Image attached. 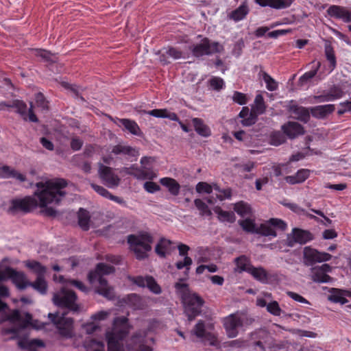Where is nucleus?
<instances>
[{
    "mask_svg": "<svg viewBox=\"0 0 351 351\" xmlns=\"http://www.w3.org/2000/svg\"><path fill=\"white\" fill-rule=\"evenodd\" d=\"M36 186L37 190L34 195L38 201L30 196L13 199L10 210L12 213H28L38 205L40 208H45L47 215H56V210L49 206H56L61 202L66 194L63 189L67 186L66 181L62 178H55L37 182Z\"/></svg>",
    "mask_w": 351,
    "mask_h": 351,
    "instance_id": "f257e3e1",
    "label": "nucleus"
},
{
    "mask_svg": "<svg viewBox=\"0 0 351 351\" xmlns=\"http://www.w3.org/2000/svg\"><path fill=\"white\" fill-rule=\"evenodd\" d=\"M132 326L126 317L121 316L113 319L112 327L105 333L108 351H153L148 344L145 331L134 333L125 343L123 340L129 335Z\"/></svg>",
    "mask_w": 351,
    "mask_h": 351,
    "instance_id": "f03ea898",
    "label": "nucleus"
},
{
    "mask_svg": "<svg viewBox=\"0 0 351 351\" xmlns=\"http://www.w3.org/2000/svg\"><path fill=\"white\" fill-rule=\"evenodd\" d=\"M9 296V290L5 285H0V298ZM6 322L9 326L3 327L2 335L5 340L17 338L21 330L27 327L29 324L36 329L43 328L45 324H38L35 320L32 322V315L29 313L21 315L18 310L10 311L8 305L0 299V324Z\"/></svg>",
    "mask_w": 351,
    "mask_h": 351,
    "instance_id": "7ed1b4c3",
    "label": "nucleus"
},
{
    "mask_svg": "<svg viewBox=\"0 0 351 351\" xmlns=\"http://www.w3.org/2000/svg\"><path fill=\"white\" fill-rule=\"evenodd\" d=\"M176 293L181 298L184 313L191 322L201 313V308L204 304L203 299L195 293H192L186 283L180 281L176 283Z\"/></svg>",
    "mask_w": 351,
    "mask_h": 351,
    "instance_id": "20e7f679",
    "label": "nucleus"
},
{
    "mask_svg": "<svg viewBox=\"0 0 351 351\" xmlns=\"http://www.w3.org/2000/svg\"><path fill=\"white\" fill-rule=\"evenodd\" d=\"M114 271L113 267L105 263H99L95 270L90 271L88 274V280L95 287L96 292L109 300L114 297V289L108 285L103 276L112 274Z\"/></svg>",
    "mask_w": 351,
    "mask_h": 351,
    "instance_id": "39448f33",
    "label": "nucleus"
},
{
    "mask_svg": "<svg viewBox=\"0 0 351 351\" xmlns=\"http://www.w3.org/2000/svg\"><path fill=\"white\" fill-rule=\"evenodd\" d=\"M128 243L131 251H132L138 260H143L148 256V253L152 250V244L154 241L152 236L147 232H139L128 237Z\"/></svg>",
    "mask_w": 351,
    "mask_h": 351,
    "instance_id": "423d86ee",
    "label": "nucleus"
},
{
    "mask_svg": "<svg viewBox=\"0 0 351 351\" xmlns=\"http://www.w3.org/2000/svg\"><path fill=\"white\" fill-rule=\"evenodd\" d=\"M247 322V315L241 312L230 314L223 319V327L229 338L236 337L239 334V328Z\"/></svg>",
    "mask_w": 351,
    "mask_h": 351,
    "instance_id": "0eeeda50",
    "label": "nucleus"
},
{
    "mask_svg": "<svg viewBox=\"0 0 351 351\" xmlns=\"http://www.w3.org/2000/svg\"><path fill=\"white\" fill-rule=\"evenodd\" d=\"M213 324L206 325L202 320H199L195 325L191 333L204 343L217 346L218 342L215 334L213 332Z\"/></svg>",
    "mask_w": 351,
    "mask_h": 351,
    "instance_id": "6e6552de",
    "label": "nucleus"
},
{
    "mask_svg": "<svg viewBox=\"0 0 351 351\" xmlns=\"http://www.w3.org/2000/svg\"><path fill=\"white\" fill-rule=\"evenodd\" d=\"M48 317L62 337L71 338L73 336V321L71 318L66 317L64 314L60 315L58 313H49Z\"/></svg>",
    "mask_w": 351,
    "mask_h": 351,
    "instance_id": "1a4fd4ad",
    "label": "nucleus"
},
{
    "mask_svg": "<svg viewBox=\"0 0 351 351\" xmlns=\"http://www.w3.org/2000/svg\"><path fill=\"white\" fill-rule=\"evenodd\" d=\"M76 300L75 293L66 288H62L53 297V302L55 305L65 307L73 311H77L79 309Z\"/></svg>",
    "mask_w": 351,
    "mask_h": 351,
    "instance_id": "9d476101",
    "label": "nucleus"
},
{
    "mask_svg": "<svg viewBox=\"0 0 351 351\" xmlns=\"http://www.w3.org/2000/svg\"><path fill=\"white\" fill-rule=\"evenodd\" d=\"M223 50V47L219 43H210L208 38H204L201 43L193 46L192 53L196 57L204 55H210L215 53H219Z\"/></svg>",
    "mask_w": 351,
    "mask_h": 351,
    "instance_id": "9b49d317",
    "label": "nucleus"
},
{
    "mask_svg": "<svg viewBox=\"0 0 351 351\" xmlns=\"http://www.w3.org/2000/svg\"><path fill=\"white\" fill-rule=\"evenodd\" d=\"M287 228V224L281 219H271L265 223H263L258 228L257 233L264 236L276 237V230H285Z\"/></svg>",
    "mask_w": 351,
    "mask_h": 351,
    "instance_id": "f8f14e48",
    "label": "nucleus"
},
{
    "mask_svg": "<svg viewBox=\"0 0 351 351\" xmlns=\"http://www.w3.org/2000/svg\"><path fill=\"white\" fill-rule=\"evenodd\" d=\"M98 173L102 182L109 188H114L119 184L120 179L114 174L111 168L99 165Z\"/></svg>",
    "mask_w": 351,
    "mask_h": 351,
    "instance_id": "ddd939ff",
    "label": "nucleus"
},
{
    "mask_svg": "<svg viewBox=\"0 0 351 351\" xmlns=\"http://www.w3.org/2000/svg\"><path fill=\"white\" fill-rule=\"evenodd\" d=\"M126 173L134 176L137 180H152L158 177V173L152 168L141 167V168L131 167L127 169Z\"/></svg>",
    "mask_w": 351,
    "mask_h": 351,
    "instance_id": "4468645a",
    "label": "nucleus"
},
{
    "mask_svg": "<svg viewBox=\"0 0 351 351\" xmlns=\"http://www.w3.org/2000/svg\"><path fill=\"white\" fill-rule=\"evenodd\" d=\"M311 239V234L298 228H293L291 233L287 237L286 243L289 247H293L295 243H305Z\"/></svg>",
    "mask_w": 351,
    "mask_h": 351,
    "instance_id": "2eb2a0df",
    "label": "nucleus"
},
{
    "mask_svg": "<svg viewBox=\"0 0 351 351\" xmlns=\"http://www.w3.org/2000/svg\"><path fill=\"white\" fill-rule=\"evenodd\" d=\"M332 256L326 252H321L310 247L304 249V258L309 264L329 261Z\"/></svg>",
    "mask_w": 351,
    "mask_h": 351,
    "instance_id": "dca6fc26",
    "label": "nucleus"
},
{
    "mask_svg": "<svg viewBox=\"0 0 351 351\" xmlns=\"http://www.w3.org/2000/svg\"><path fill=\"white\" fill-rule=\"evenodd\" d=\"M327 12L330 16L341 19L345 23L351 22V12L346 8L331 5L328 9Z\"/></svg>",
    "mask_w": 351,
    "mask_h": 351,
    "instance_id": "f3484780",
    "label": "nucleus"
},
{
    "mask_svg": "<svg viewBox=\"0 0 351 351\" xmlns=\"http://www.w3.org/2000/svg\"><path fill=\"white\" fill-rule=\"evenodd\" d=\"M134 282L139 287H147L152 293L159 294L161 293V288L157 284L156 280L151 276L141 277L135 278Z\"/></svg>",
    "mask_w": 351,
    "mask_h": 351,
    "instance_id": "a211bd4d",
    "label": "nucleus"
},
{
    "mask_svg": "<svg viewBox=\"0 0 351 351\" xmlns=\"http://www.w3.org/2000/svg\"><path fill=\"white\" fill-rule=\"evenodd\" d=\"M282 130L290 138H294L304 133L303 127L297 122L290 121L282 126Z\"/></svg>",
    "mask_w": 351,
    "mask_h": 351,
    "instance_id": "6ab92c4d",
    "label": "nucleus"
},
{
    "mask_svg": "<svg viewBox=\"0 0 351 351\" xmlns=\"http://www.w3.org/2000/svg\"><path fill=\"white\" fill-rule=\"evenodd\" d=\"M311 64L312 69L306 72L299 78L298 85L300 86H307L311 82L312 79L316 75L317 71L321 66V63L319 62L315 61H313Z\"/></svg>",
    "mask_w": 351,
    "mask_h": 351,
    "instance_id": "aec40b11",
    "label": "nucleus"
},
{
    "mask_svg": "<svg viewBox=\"0 0 351 351\" xmlns=\"http://www.w3.org/2000/svg\"><path fill=\"white\" fill-rule=\"evenodd\" d=\"M311 114L317 119H323L335 110L333 104H326L312 107L310 109Z\"/></svg>",
    "mask_w": 351,
    "mask_h": 351,
    "instance_id": "412c9836",
    "label": "nucleus"
},
{
    "mask_svg": "<svg viewBox=\"0 0 351 351\" xmlns=\"http://www.w3.org/2000/svg\"><path fill=\"white\" fill-rule=\"evenodd\" d=\"M166 56L177 60L183 57V53L182 51L174 47H169L163 49L162 53L159 57L160 62L163 64H166L169 62Z\"/></svg>",
    "mask_w": 351,
    "mask_h": 351,
    "instance_id": "4be33fe9",
    "label": "nucleus"
},
{
    "mask_svg": "<svg viewBox=\"0 0 351 351\" xmlns=\"http://www.w3.org/2000/svg\"><path fill=\"white\" fill-rule=\"evenodd\" d=\"M160 183L166 187L168 191L174 196H177L180 190V184L173 178L165 177L160 179Z\"/></svg>",
    "mask_w": 351,
    "mask_h": 351,
    "instance_id": "5701e85b",
    "label": "nucleus"
},
{
    "mask_svg": "<svg viewBox=\"0 0 351 351\" xmlns=\"http://www.w3.org/2000/svg\"><path fill=\"white\" fill-rule=\"evenodd\" d=\"M0 178H14L20 182L25 180V176L23 174L6 165L0 166Z\"/></svg>",
    "mask_w": 351,
    "mask_h": 351,
    "instance_id": "b1692460",
    "label": "nucleus"
},
{
    "mask_svg": "<svg viewBox=\"0 0 351 351\" xmlns=\"http://www.w3.org/2000/svg\"><path fill=\"white\" fill-rule=\"evenodd\" d=\"M192 123L195 132L201 136L208 137L211 135L210 128L199 118L192 119Z\"/></svg>",
    "mask_w": 351,
    "mask_h": 351,
    "instance_id": "393cba45",
    "label": "nucleus"
},
{
    "mask_svg": "<svg viewBox=\"0 0 351 351\" xmlns=\"http://www.w3.org/2000/svg\"><path fill=\"white\" fill-rule=\"evenodd\" d=\"M10 279L19 289H25L29 285V281L27 280L26 275L21 271L15 270Z\"/></svg>",
    "mask_w": 351,
    "mask_h": 351,
    "instance_id": "a878e982",
    "label": "nucleus"
},
{
    "mask_svg": "<svg viewBox=\"0 0 351 351\" xmlns=\"http://www.w3.org/2000/svg\"><path fill=\"white\" fill-rule=\"evenodd\" d=\"M308 176L309 171L302 169L298 171L295 175L285 177V180L290 184H295L304 182Z\"/></svg>",
    "mask_w": 351,
    "mask_h": 351,
    "instance_id": "bb28decb",
    "label": "nucleus"
},
{
    "mask_svg": "<svg viewBox=\"0 0 351 351\" xmlns=\"http://www.w3.org/2000/svg\"><path fill=\"white\" fill-rule=\"evenodd\" d=\"M256 3L262 7L269 6L270 8L280 10L289 6V1L285 0H255Z\"/></svg>",
    "mask_w": 351,
    "mask_h": 351,
    "instance_id": "cd10ccee",
    "label": "nucleus"
},
{
    "mask_svg": "<svg viewBox=\"0 0 351 351\" xmlns=\"http://www.w3.org/2000/svg\"><path fill=\"white\" fill-rule=\"evenodd\" d=\"M343 95V91L340 88L334 86L330 90L328 95L315 97V99H318L319 102H325L339 99Z\"/></svg>",
    "mask_w": 351,
    "mask_h": 351,
    "instance_id": "c85d7f7f",
    "label": "nucleus"
},
{
    "mask_svg": "<svg viewBox=\"0 0 351 351\" xmlns=\"http://www.w3.org/2000/svg\"><path fill=\"white\" fill-rule=\"evenodd\" d=\"M311 280L317 283H327L332 280V278L324 274L321 269L317 267L311 269Z\"/></svg>",
    "mask_w": 351,
    "mask_h": 351,
    "instance_id": "c756f323",
    "label": "nucleus"
},
{
    "mask_svg": "<svg viewBox=\"0 0 351 351\" xmlns=\"http://www.w3.org/2000/svg\"><path fill=\"white\" fill-rule=\"evenodd\" d=\"M9 259L3 258L0 263V281L9 279L14 272V269L9 266Z\"/></svg>",
    "mask_w": 351,
    "mask_h": 351,
    "instance_id": "7c9ffc66",
    "label": "nucleus"
},
{
    "mask_svg": "<svg viewBox=\"0 0 351 351\" xmlns=\"http://www.w3.org/2000/svg\"><path fill=\"white\" fill-rule=\"evenodd\" d=\"M171 242L169 240L161 239L156 245V253L160 257H165L171 252Z\"/></svg>",
    "mask_w": 351,
    "mask_h": 351,
    "instance_id": "2f4dec72",
    "label": "nucleus"
},
{
    "mask_svg": "<svg viewBox=\"0 0 351 351\" xmlns=\"http://www.w3.org/2000/svg\"><path fill=\"white\" fill-rule=\"evenodd\" d=\"M119 122L124 127L125 130H128L131 134L136 136L141 134V129L134 121L121 119L119 120Z\"/></svg>",
    "mask_w": 351,
    "mask_h": 351,
    "instance_id": "473e14b6",
    "label": "nucleus"
},
{
    "mask_svg": "<svg viewBox=\"0 0 351 351\" xmlns=\"http://www.w3.org/2000/svg\"><path fill=\"white\" fill-rule=\"evenodd\" d=\"M24 264L29 269L35 273L37 276H45L46 273V267L36 261L28 260L25 261Z\"/></svg>",
    "mask_w": 351,
    "mask_h": 351,
    "instance_id": "72a5a7b5",
    "label": "nucleus"
},
{
    "mask_svg": "<svg viewBox=\"0 0 351 351\" xmlns=\"http://www.w3.org/2000/svg\"><path fill=\"white\" fill-rule=\"evenodd\" d=\"M234 262L236 264L234 271L239 273H241L243 271H247L248 273L252 266L250 264V260L245 256L237 258Z\"/></svg>",
    "mask_w": 351,
    "mask_h": 351,
    "instance_id": "f704fd0d",
    "label": "nucleus"
},
{
    "mask_svg": "<svg viewBox=\"0 0 351 351\" xmlns=\"http://www.w3.org/2000/svg\"><path fill=\"white\" fill-rule=\"evenodd\" d=\"M114 154H125L130 156L136 157L138 155V152L135 148L128 145H117L114 146L112 150Z\"/></svg>",
    "mask_w": 351,
    "mask_h": 351,
    "instance_id": "c9c22d12",
    "label": "nucleus"
},
{
    "mask_svg": "<svg viewBox=\"0 0 351 351\" xmlns=\"http://www.w3.org/2000/svg\"><path fill=\"white\" fill-rule=\"evenodd\" d=\"M18 345L21 348H27L29 351H34L32 348L34 347H44V343L40 339L29 340L27 338H23L18 341Z\"/></svg>",
    "mask_w": 351,
    "mask_h": 351,
    "instance_id": "e433bc0d",
    "label": "nucleus"
},
{
    "mask_svg": "<svg viewBox=\"0 0 351 351\" xmlns=\"http://www.w3.org/2000/svg\"><path fill=\"white\" fill-rule=\"evenodd\" d=\"M29 287H32L41 294H45L47 289V283L45 279V276H37L34 282H29Z\"/></svg>",
    "mask_w": 351,
    "mask_h": 351,
    "instance_id": "4c0bfd02",
    "label": "nucleus"
},
{
    "mask_svg": "<svg viewBox=\"0 0 351 351\" xmlns=\"http://www.w3.org/2000/svg\"><path fill=\"white\" fill-rule=\"evenodd\" d=\"M328 300L332 302L340 303L341 304L348 302L345 297V293L343 291L337 289H332L330 294L328 296Z\"/></svg>",
    "mask_w": 351,
    "mask_h": 351,
    "instance_id": "58836bf2",
    "label": "nucleus"
},
{
    "mask_svg": "<svg viewBox=\"0 0 351 351\" xmlns=\"http://www.w3.org/2000/svg\"><path fill=\"white\" fill-rule=\"evenodd\" d=\"M248 273L256 280L262 282H266L268 280L267 274L263 267H254L252 266Z\"/></svg>",
    "mask_w": 351,
    "mask_h": 351,
    "instance_id": "ea45409f",
    "label": "nucleus"
},
{
    "mask_svg": "<svg viewBox=\"0 0 351 351\" xmlns=\"http://www.w3.org/2000/svg\"><path fill=\"white\" fill-rule=\"evenodd\" d=\"M234 211L242 217L250 216L252 214V209L250 205L243 202L234 204Z\"/></svg>",
    "mask_w": 351,
    "mask_h": 351,
    "instance_id": "a19ab883",
    "label": "nucleus"
},
{
    "mask_svg": "<svg viewBox=\"0 0 351 351\" xmlns=\"http://www.w3.org/2000/svg\"><path fill=\"white\" fill-rule=\"evenodd\" d=\"M249 10L245 4L241 5L237 9L232 12L230 19L234 21H239L243 19L247 14Z\"/></svg>",
    "mask_w": 351,
    "mask_h": 351,
    "instance_id": "79ce46f5",
    "label": "nucleus"
},
{
    "mask_svg": "<svg viewBox=\"0 0 351 351\" xmlns=\"http://www.w3.org/2000/svg\"><path fill=\"white\" fill-rule=\"evenodd\" d=\"M89 221L88 213L86 210L80 208L78 212V224L80 228L84 230H88L89 228Z\"/></svg>",
    "mask_w": 351,
    "mask_h": 351,
    "instance_id": "37998d69",
    "label": "nucleus"
},
{
    "mask_svg": "<svg viewBox=\"0 0 351 351\" xmlns=\"http://www.w3.org/2000/svg\"><path fill=\"white\" fill-rule=\"evenodd\" d=\"M291 111L298 115V118L306 122L310 117L309 110L301 106H293L290 108Z\"/></svg>",
    "mask_w": 351,
    "mask_h": 351,
    "instance_id": "c03bdc74",
    "label": "nucleus"
},
{
    "mask_svg": "<svg viewBox=\"0 0 351 351\" xmlns=\"http://www.w3.org/2000/svg\"><path fill=\"white\" fill-rule=\"evenodd\" d=\"M84 347L86 351H104V343L92 339L86 340Z\"/></svg>",
    "mask_w": 351,
    "mask_h": 351,
    "instance_id": "a18cd8bd",
    "label": "nucleus"
},
{
    "mask_svg": "<svg viewBox=\"0 0 351 351\" xmlns=\"http://www.w3.org/2000/svg\"><path fill=\"white\" fill-rule=\"evenodd\" d=\"M256 114H261L265 111V106L263 97L261 95H257L254 99V104L252 108Z\"/></svg>",
    "mask_w": 351,
    "mask_h": 351,
    "instance_id": "49530a36",
    "label": "nucleus"
},
{
    "mask_svg": "<svg viewBox=\"0 0 351 351\" xmlns=\"http://www.w3.org/2000/svg\"><path fill=\"white\" fill-rule=\"evenodd\" d=\"M215 212L217 214L219 219L221 221L232 223L235 221V216L232 212L224 211L220 208H216Z\"/></svg>",
    "mask_w": 351,
    "mask_h": 351,
    "instance_id": "de8ad7c7",
    "label": "nucleus"
},
{
    "mask_svg": "<svg viewBox=\"0 0 351 351\" xmlns=\"http://www.w3.org/2000/svg\"><path fill=\"white\" fill-rule=\"evenodd\" d=\"M239 223L245 231L251 233H257L258 228L256 227L253 219L247 218L244 220H240Z\"/></svg>",
    "mask_w": 351,
    "mask_h": 351,
    "instance_id": "09e8293b",
    "label": "nucleus"
},
{
    "mask_svg": "<svg viewBox=\"0 0 351 351\" xmlns=\"http://www.w3.org/2000/svg\"><path fill=\"white\" fill-rule=\"evenodd\" d=\"M325 53L327 60L330 62V72L334 70L336 67V58L335 56L334 51L330 45H326L325 47Z\"/></svg>",
    "mask_w": 351,
    "mask_h": 351,
    "instance_id": "8fccbe9b",
    "label": "nucleus"
},
{
    "mask_svg": "<svg viewBox=\"0 0 351 351\" xmlns=\"http://www.w3.org/2000/svg\"><path fill=\"white\" fill-rule=\"evenodd\" d=\"M262 77L266 84V87L269 91L276 90L278 88L277 82L272 78L269 74L263 71L261 72Z\"/></svg>",
    "mask_w": 351,
    "mask_h": 351,
    "instance_id": "3c124183",
    "label": "nucleus"
},
{
    "mask_svg": "<svg viewBox=\"0 0 351 351\" xmlns=\"http://www.w3.org/2000/svg\"><path fill=\"white\" fill-rule=\"evenodd\" d=\"M111 314V311H100L93 314L90 320L99 324L102 321L106 320Z\"/></svg>",
    "mask_w": 351,
    "mask_h": 351,
    "instance_id": "603ef678",
    "label": "nucleus"
},
{
    "mask_svg": "<svg viewBox=\"0 0 351 351\" xmlns=\"http://www.w3.org/2000/svg\"><path fill=\"white\" fill-rule=\"evenodd\" d=\"M195 205L199 210L202 216H210L212 213L208 206L201 199H196L194 201Z\"/></svg>",
    "mask_w": 351,
    "mask_h": 351,
    "instance_id": "864d4df0",
    "label": "nucleus"
},
{
    "mask_svg": "<svg viewBox=\"0 0 351 351\" xmlns=\"http://www.w3.org/2000/svg\"><path fill=\"white\" fill-rule=\"evenodd\" d=\"M35 55L41 58L45 61H55L56 59V55L51 52L43 49H36Z\"/></svg>",
    "mask_w": 351,
    "mask_h": 351,
    "instance_id": "5fc2aeb1",
    "label": "nucleus"
},
{
    "mask_svg": "<svg viewBox=\"0 0 351 351\" xmlns=\"http://www.w3.org/2000/svg\"><path fill=\"white\" fill-rule=\"evenodd\" d=\"M214 189L213 184H210L207 182H200L196 185V191L199 193H208L210 194Z\"/></svg>",
    "mask_w": 351,
    "mask_h": 351,
    "instance_id": "6e6d98bb",
    "label": "nucleus"
},
{
    "mask_svg": "<svg viewBox=\"0 0 351 351\" xmlns=\"http://www.w3.org/2000/svg\"><path fill=\"white\" fill-rule=\"evenodd\" d=\"M267 311L274 316H280L282 310L276 301H270L267 306Z\"/></svg>",
    "mask_w": 351,
    "mask_h": 351,
    "instance_id": "4d7b16f0",
    "label": "nucleus"
},
{
    "mask_svg": "<svg viewBox=\"0 0 351 351\" xmlns=\"http://www.w3.org/2000/svg\"><path fill=\"white\" fill-rule=\"evenodd\" d=\"M82 328L88 335L93 334L95 332L101 330L100 324L95 323L92 320L90 322L83 324Z\"/></svg>",
    "mask_w": 351,
    "mask_h": 351,
    "instance_id": "13d9d810",
    "label": "nucleus"
},
{
    "mask_svg": "<svg viewBox=\"0 0 351 351\" xmlns=\"http://www.w3.org/2000/svg\"><path fill=\"white\" fill-rule=\"evenodd\" d=\"M8 107L15 108L17 112L21 115L26 114L27 106L26 104L20 100H15L12 102V105H6Z\"/></svg>",
    "mask_w": 351,
    "mask_h": 351,
    "instance_id": "bf43d9fd",
    "label": "nucleus"
},
{
    "mask_svg": "<svg viewBox=\"0 0 351 351\" xmlns=\"http://www.w3.org/2000/svg\"><path fill=\"white\" fill-rule=\"evenodd\" d=\"M210 87L215 90H219L224 86L223 79L217 77H213L209 80Z\"/></svg>",
    "mask_w": 351,
    "mask_h": 351,
    "instance_id": "052dcab7",
    "label": "nucleus"
},
{
    "mask_svg": "<svg viewBox=\"0 0 351 351\" xmlns=\"http://www.w3.org/2000/svg\"><path fill=\"white\" fill-rule=\"evenodd\" d=\"M214 190L217 191L216 194L217 197L219 200H223L226 198H230L231 196V191L230 189L220 190L217 184H213Z\"/></svg>",
    "mask_w": 351,
    "mask_h": 351,
    "instance_id": "680f3d73",
    "label": "nucleus"
},
{
    "mask_svg": "<svg viewBox=\"0 0 351 351\" xmlns=\"http://www.w3.org/2000/svg\"><path fill=\"white\" fill-rule=\"evenodd\" d=\"M143 189L149 193H154L160 190L158 184L151 181L145 182L143 184Z\"/></svg>",
    "mask_w": 351,
    "mask_h": 351,
    "instance_id": "e2e57ef3",
    "label": "nucleus"
},
{
    "mask_svg": "<svg viewBox=\"0 0 351 351\" xmlns=\"http://www.w3.org/2000/svg\"><path fill=\"white\" fill-rule=\"evenodd\" d=\"M192 263V259L190 257L184 256L182 261H179L176 263V266L178 269H182L186 267V270H189Z\"/></svg>",
    "mask_w": 351,
    "mask_h": 351,
    "instance_id": "0e129e2a",
    "label": "nucleus"
},
{
    "mask_svg": "<svg viewBox=\"0 0 351 351\" xmlns=\"http://www.w3.org/2000/svg\"><path fill=\"white\" fill-rule=\"evenodd\" d=\"M232 99L239 105H243L247 103L246 95L240 92H234L232 95Z\"/></svg>",
    "mask_w": 351,
    "mask_h": 351,
    "instance_id": "69168bd1",
    "label": "nucleus"
},
{
    "mask_svg": "<svg viewBox=\"0 0 351 351\" xmlns=\"http://www.w3.org/2000/svg\"><path fill=\"white\" fill-rule=\"evenodd\" d=\"M167 110L166 109H154L149 111H144L145 113L157 118H165Z\"/></svg>",
    "mask_w": 351,
    "mask_h": 351,
    "instance_id": "338daca9",
    "label": "nucleus"
},
{
    "mask_svg": "<svg viewBox=\"0 0 351 351\" xmlns=\"http://www.w3.org/2000/svg\"><path fill=\"white\" fill-rule=\"evenodd\" d=\"M257 115L258 114H254L253 111L251 112L250 114L246 116V117L241 121L242 124L245 126H249L255 123Z\"/></svg>",
    "mask_w": 351,
    "mask_h": 351,
    "instance_id": "774afa93",
    "label": "nucleus"
}]
</instances>
